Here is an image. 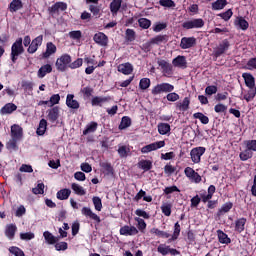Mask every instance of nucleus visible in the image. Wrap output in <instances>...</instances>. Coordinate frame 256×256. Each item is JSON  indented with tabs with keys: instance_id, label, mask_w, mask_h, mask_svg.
<instances>
[{
	"instance_id": "25",
	"label": "nucleus",
	"mask_w": 256,
	"mask_h": 256,
	"mask_svg": "<svg viewBox=\"0 0 256 256\" xmlns=\"http://www.w3.org/2000/svg\"><path fill=\"white\" fill-rule=\"evenodd\" d=\"M242 77L248 89H256L255 77H253V75H251L250 73H244Z\"/></svg>"
},
{
	"instance_id": "52",
	"label": "nucleus",
	"mask_w": 256,
	"mask_h": 256,
	"mask_svg": "<svg viewBox=\"0 0 256 256\" xmlns=\"http://www.w3.org/2000/svg\"><path fill=\"white\" fill-rule=\"evenodd\" d=\"M92 202L96 211H101L103 209V202H101V198L94 196L92 198Z\"/></svg>"
},
{
	"instance_id": "15",
	"label": "nucleus",
	"mask_w": 256,
	"mask_h": 256,
	"mask_svg": "<svg viewBox=\"0 0 256 256\" xmlns=\"http://www.w3.org/2000/svg\"><path fill=\"white\" fill-rule=\"evenodd\" d=\"M57 53V46L53 42L46 43V50L42 53V59H49L52 55Z\"/></svg>"
},
{
	"instance_id": "50",
	"label": "nucleus",
	"mask_w": 256,
	"mask_h": 256,
	"mask_svg": "<svg viewBox=\"0 0 256 256\" xmlns=\"http://www.w3.org/2000/svg\"><path fill=\"white\" fill-rule=\"evenodd\" d=\"M148 87H151V79L149 78H142L139 82V88L142 91L147 90Z\"/></svg>"
},
{
	"instance_id": "24",
	"label": "nucleus",
	"mask_w": 256,
	"mask_h": 256,
	"mask_svg": "<svg viewBox=\"0 0 256 256\" xmlns=\"http://www.w3.org/2000/svg\"><path fill=\"white\" fill-rule=\"evenodd\" d=\"M10 13H17L23 9V2L21 0H12L8 6Z\"/></svg>"
},
{
	"instance_id": "28",
	"label": "nucleus",
	"mask_w": 256,
	"mask_h": 256,
	"mask_svg": "<svg viewBox=\"0 0 256 256\" xmlns=\"http://www.w3.org/2000/svg\"><path fill=\"white\" fill-rule=\"evenodd\" d=\"M152 45H163V43H167L169 41V36L168 35H157L153 38L150 39Z\"/></svg>"
},
{
	"instance_id": "51",
	"label": "nucleus",
	"mask_w": 256,
	"mask_h": 256,
	"mask_svg": "<svg viewBox=\"0 0 256 256\" xmlns=\"http://www.w3.org/2000/svg\"><path fill=\"white\" fill-rule=\"evenodd\" d=\"M138 24L142 29H149V27H151V20L147 18H140L138 20Z\"/></svg>"
},
{
	"instance_id": "60",
	"label": "nucleus",
	"mask_w": 256,
	"mask_h": 256,
	"mask_svg": "<svg viewBox=\"0 0 256 256\" xmlns=\"http://www.w3.org/2000/svg\"><path fill=\"white\" fill-rule=\"evenodd\" d=\"M171 193H181V190L177 186H169L164 189L165 195H171Z\"/></svg>"
},
{
	"instance_id": "49",
	"label": "nucleus",
	"mask_w": 256,
	"mask_h": 256,
	"mask_svg": "<svg viewBox=\"0 0 256 256\" xmlns=\"http://www.w3.org/2000/svg\"><path fill=\"white\" fill-rule=\"evenodd\" d=\"M256 95V88H249L248 92L244 95L245 101L249 103V101H253Z\"/></svg>"
},
{
	"instance_id": "33",
	"label": "nucleus",
	"mask_w": 256,
	"mask_h": 256,
	"mask_svg": "<svg viewBox=\"0 0 256 256\" xmlns=\"http://www.w3.org/2000/svg\"><path fill=\"white\" fill-rule=\"evenodd\" d=\"M46 132H47V120L41 119L39 122L38 128L36 130V134L41 137L45 135Z\"/></svg>"
},
{
	"instance_id": "61",
	"label": "nucleus",
	"mask_w": 256,
	"mask_h": 256,
	"mask_svg": "<svg viewBox=\"0 0 256 256\" xmlns=\"http://www.w3.org/2000/svg\"><path fill=\"white\" fill-rule=\"evenodd\" d=\"M159 5H161V7L171 9L175 7V2L173 0H159Z\"/></svg>"
},
{
	"instance_id": "38",
	"label": "nucleus",
	"mask_w": 256,
	"mask_h": 256,
	"mask_svg": "<svg viewBox=\"0 0 256 256\" xmlns=\"http://www.w3.org/2000/svg\"><path fill=\"white\" fill-rule=\"evenodd\" d=\"M131 154V148H129L128 146H119L118 148V155L119 157H121L122 159H125L127 157H129V155Z\"/></svg>"
},
{
	"instance_id": "22",
	"label": "nucleus",
	"mask_w": 256,
	"mask_h": 256,
	"mask_svg": "<svg viewBox=\"0 0 256 256\" xmlns=\"http://www.w3.org/2000/svg\"><path fill=\"white\" fill-rule=\"evenodd\" d=\"M119 73H123V75H131L133 73V64L126 62L118 65Z\"/></svg>"
},
{
	"instance_id": "48",
	"label": "nucleus",
	"mask_w": 256,
	"mask_h": 256,
	"mask_svg": "<svg viewBox=\"0 0 256 256\" xmlns=\"http://www.w3.org/2000/svg\"><path fill=\"white\" fill-rule=\"evenodd\" d=\"M180 234H181V225L179 224V222H176L174 225V232L170 241H176V239H179Z\"/></svg>"
},
{
	"instance_id": "4",
	"label": "nucleus",
	"mask_w": 256,
	"mask_h": 256,
	"mask_svg": "<svg viewBox=\"0 0 256 256\" xmlns=\"http://www.w3.org/2000/svg\"><path fill=\"white\" fill-rule=\"evenodd\" d=\"M183 29H203L205 27V21L203 18H193L182 23Z\"/></svg>"
},
{
	"instance_id": "5",
	"label": "nucleus",
	"mask_w": 256,
	"mask_h": 256,
	"mask_svg": "<svg viewBox=\"0 0 256 256\" xmlns=\"http://www.w3.org/2000/svg\"><path fill=\"white\" fill-rule=\"evenodd\" d=\"M229 47H231L229 40L224 39L221 43H219L218 46L214 48L212 54L213 57H215V59H218V57H221V55H224V53H227V51H229Z\"/></svg>"
},
{
	"instance_id": "53",
	"label": "nucleus",
	"mask_w": 256,
	"mask_h": 256,
	"mask_svg": "<svg viewBox=\"0 0 256 256\" xmlns=\"http://www.w3.org/2000/svg\"><path fill=\"white\" fill-rule=\"evenodd\" d=\"M171 247L165 245V244H160L157 247V251L158 253H160L161 255L165 256V255H169V251H170Z\"/></svg>"
},
{
	"instance_id": "21",
	"label": "nucleus",
	"mask_w": 256,
	"mask_h": 256,
	"mask_svg": "<svg viewBox=\"0 0 256 256\" xmlns=\"http://www.w3.org/2000/svg\"><path fill=\"white\" fill-rule=\"evenodd\" d=\"M172 65H174V67H179L180 69H187V58L179 55L172 60Z\"/></svg>"
},
{
	"instance_id": "42",
	"label": "nucleus",
	"mask_w": 256,
	"mask_h": 256,
	"mask_svg": "<svg viewBox=\"0 0 256 256\" xmlns=\"http://www.w3.org/2000/svg\"><path fill=\"white\" fill-rule=\"evenodd\" d=\"M71 189L74 191L76 195H80V196L87 195V191H85V188H83V186L77 183H72Z\"/></svg>"
},
{
	"instance_id": "19",
	"label": "nucleus",
	"mask_w": 256,
	"mask_h": 256,
	"mask_svg": "<svg viewBox=\"0 0 256 256\" xmlns=\"http://www.w3.org/2000/svg\"><path fill=\"white\" fill-rule=\"evenodd\" d=\"M11 137L12 139H18V141H21L23 138V128L19 126L18 124H14L11 126Z\"/></svg>"
},
{
	"instance_id": "12",
	"label": "nucleus",
	"mask_w": 256,
	"mask_h": 256,
	"mask_svg": "<svg viewBox=\"0 0 256 256\" xmlns=\"http://www.w3.org/2000/svg\"><path fill=\"white\" fill-rule=\"evenodd\" d=\"M197 45L196 37H183L180 41V47L182 49H191Z\"/></svg>"
},
{
	"instance_id": "7",
	"label": "nucleus",
	"mask_w": 256,
	"mask_h": 256,
	"mask_svg": "<svg viewBox=\"0 0 256 256\" xmlns=\"http://www.w3.org/2000/svg\"><path fill=\"white\" fill-rule=\"evenodd\" d=\"M205 151H207V149L202 146L193 148L190 151V157H191L192 163H201V157L205 155Z\"/></svg>"
},
{
	"instance_id": "14",
	"label": "nucleus",
	"mask_w": 256,
	"mask_h": 256,
	"mask_svg": "<svg viewBox=\"0 0 256 256\" xmlns=\"http://www.w3.org/2000/svg\"><path fill=\"white\" fill-rule=\"evenodd\" d=\"M93 41L97 43V45H100L101 47H107L109 43V37L105 35L103 32H98L94 35Z\"/></svg>"
},
{
	"instance_id": "10",
	"label": "nucleus",
	"mask_w": 256,
	"mask_h": 256,
	"mask_svg": "<svg viewBox=\"0 0 256 256\" xmlns=\"http://www.w3.org/2000/svg\"><path fill=\"white\" fill-rule=\"evenodd\" d=\"M61 108L59 106H54L47 110V119L50 123H55L60 117Z\"/></svg>"
},
{
	"instance_id": "18",
	"label": "nucleus",
	"mask_w": 256,
	"mask_h": 256,
	"mask_svg": "<svg viewBox=\"0 0 256 256\" xmlns=\"http://www.w3.org/2000/svg\"><path fill=\"white\" fill-rule=\"evenodd\" d=\"M137 233H139V230L135 226L125 225L120 228V235H124L125 237L137 235Z\"/></svg>"
},
{
	"instance_id": "37",
	"label": "nucleus",
	"mask_w": 256,
	"mask_h": 256,
	"mask_svg": "<svg viewBox=\"0 0 256 256\" xmlns=\"http://www.w3.org/2000/svg\"><path fill=\"white\" fill-rule=\"evenodd\" d=\"M97 127H99V124H97V122H90L86 125V128L83 130V135L95 133V131H97Z\"/></svg>"
},
{
	"instance_id": "8",
	"label": "nucleus",
	"mask_w": 256,
	"mask_h": 256,
	"mask_svg": "<svg viewBox=\"0 0 256 256\" xmlns=\"http://www.w3.org/2000/svg\"><path fill=\"white\" fill-rule=\"evenodd\" d=\"M162 147H165V141H157L153 142L151 144H148L141 148V153H151V151H157V149H162Z\"/></svg>"
},
{
	"instance_id": "1",
	"label": "nucleus",
	"mask_w": 256,
	"mask_h": 256,
	"mask_svg": "<svg viewBox=\"0 0 256 256\" xmlns=\"http://www.w3.org/2000/svg\"><path fill=\"white\" fill-rule=\"evenodd\" d=\"M25 53V48H23V38H18L11 47V61L12 63H17V59L19 55H23Z\"/></svg>"
},
{
	"instance_id": "54",
	"label": "nucleus",
	"mask_w": 256,
	"mask_h": 256,
	"mask_svg": "<svg viewBox=\"0 0 256 256\" xmlns=\"http://www.w3.org/2000/svg\"><path fill=\"white\" fill-rule=\"evenodd\" d=\"M34 195H43L45 193V184L39 183L37 187L32 189Z\"/></svg>"
},
{
	"instance_id": "26",
	"label": "nucleus",
	"mask_w": 256,
	"mask_h": 256,
	"mask_svg": "<svg viewBox=\"0 0 256 256\" xmlns=\"http://www.w3.org/2000/svg\"><path fill=\"white\" fill-rule=\"evenodd\" d=\"M216 233L219 243L222 245H229L231 243V238L223 230H217Z\"/></svg>"
},
{
	"instance_id": "20",
	"label": "nucleus",
	"mask_w": 256,
	"mask_h": 256,
	"mask_svg": "<svg viewBox=\"0 0 256 256\" xmlns=\"http://www.w3.org/2000/svg\"><path fill=\"white\" fill-rule=\"evenodd\" d=\"M53 66L51 64H45L41 66L37 72L38 79H43L46 75H49V73H52Z\"/></svg>"
},
{
	"instance_id": "34",
	"label": "nucleus",
	"mask_w": 256,
	"mask_h": 256,
	"mask_svg": "<svg viewBox=\"0 0 256 256\" xmlns=\"http://www.w3.org/2000/svg\"><path fill=\"white\" fill-rule=\"evenodd\" d=\"M123 3V0H113L110 3V11L112 14L117 15L119 13V10L121 9V4Z\"/></svg>"
},
{
	"instance_id": "32",
	"label": "nucleus",
	"mask_w": 256,
	"mask_h": 256,
	"mask_svg": "<svg viewBox=\"0 0 256 256\" xmlns=\"http://www.w3.org/2000/svg\"><path fill=\"white\" fill-rule=\"evenodd\" d=\"M43 237H44L46 243H48V245H55V243H57L59 241V239L57 237H55L53 234H51V232H49V231H45L43 233Z\"/></svg>"
},
{
	"instance_id": "11",
	"label": "nucleus",
	"mask_w": 256,
	"mask_h": 256,
	"mask_svg": "<svg viewBox=\"0 0 256 256\" xmlns=\"http://www.w3.org/2000/svg\"><path fill=\"white\" fill-rule=\"evenodd\" d=\"M59 11H67V3L56 2L48 8V12L50 13V15H59Z\"/></svg>"
},
{
	"instance_id": "29",
	"label": "nucleus",
	"mask_w": 256,
	"mask_h": 256,
	"mask_svg": "<svg viewBox=\"0 0 256 256\" xmlns=\"http://www.w3.org/2000/svg\"><path fill=\"white\" fill-rule=\"evenodd\" d=\"M13 111H17V105L14 103H7L4 107L1 109L2 115H11Z\"/></svg>"
},
{
	"instance_id": "45",
	"label": "nucleus",
	"mask_w": 256,
	"mask_h": 256,
	"mask_svg": "<svg viewBox=\"0 0 256 256\" xmlns=\"http://www.w3.org/2000/svg\"><path fill=\"white\" fill-rule=\"evenodd\" d=\"M171 209H173V205L171 203H163L161 206V211L165 217H171Z\"/></svg>"
},
{
	"instance_id": "46",
	"label": "nucleus",
	"mask_w": 256,
	"mask_h": 256,
	"mask_svg": "<svg viewBox=\"0 0 256 256\" xmlns=\"http://www.w3.org/2000/svg\"><path fill=\"white\" fill-rule=\"evenodd\" d=\"M128 127H131V118H129V116H124L121 119L119 129L123 131V129H127Z\"/></svg>"
},
{
	"instance_id": "63",
	"label": "nucleus",
	"mask_w": 256,
	"mask_h": 256,
	"mask_svg": "<svg viewBox=\"0 0 256 256\" xmlns=\"http://www.w3.org/2000/svg\"><path fill=\"white\" fill-rule=\"evenodd\" d=\"M135 40V30L127 29L126 30V41L133 42Z\"/></svg>"
},
{
	"instance_id": "13",
	"label": "nucleus",
	"mask_w": 256,
	"mask_h": 256,
	"mask_svg": "<svg viewBox=\"0 0 256 256\" xmlns=\"http://www.w3.org/2000/svg\"><path fill=\"white\" fill-rule=\"evenodd\" d=\"M159 67L162 69V73L165 77H170V75H173V65H171L169 62L165 60L158 61Z\"/></svg>"
},
{
	"instance_id": "2",
	"label": "nucleus",
	"mask_w": 256,
	"mask_h": 256,
	"mask_svg": "<svg viewBox=\"0 0 256 256\" xmlns=\"http://www.w3.org/2000/svg\"><path fill=\"white\" fill-rule=\"evenodd\" d=\"M72 58L71 55L64 53L60 57L56 59L55 67L57 71L60 73H65L67 69H69V65L71 64Z\"/></svg>"
},
{
	"instance_id": "39",
	"label": "nucleus",
	"mask_w": 256,
	"mask_h": 256,
	"mask_svg": "<svg viewBox=\"0 0 256 256\" xmlns=\"http://www.w3.org/2000/svg\"><path fill=\"white\" fill-rule=\"evenodd\" d=\"M235 25L242 29V31H247V29H249V22L243 17H238L235 21Z\"/></svg>"
},
{
	"instance_id": "62",
	"label": "nucleus",
	"mask_w": 256,
	"mask_h": 256,
	"mask_svg": "<svg viewBox=\"0 0 256 256\" xmlns=\"http://www.w3.org/2000/svg\"><path fill=\"white\" fill-rule=\"evenodd\" d=\"M217 93V86L210 85L205 88V94L211 97V95H215Z\"/></svg>"
},
{
	"instance_id": "64",
	"label": "nucleus",
	"mask_w": 256,
	"mask_h": 256,
	"mask_svg": "<svg viewBox=\"0 0 256 256\" xmlns=\"http://www.w3.org/2000/svg\"><path fill=\"white\" fill-rule=\"evenodd\" d=\"M246 147L248 151H256V140H248Z\"/></svg>"
},
{
	"instance_id": "27",
	"label": "nucleus",
	"mask_w": 256,
	"mask_h": 256,
	"mask_svg": "<svg viewBox=\"0 0 256 256\" xmlns=\"http://www.w3.org/2000/svg\"><path fill=\"white\" fill-rule=\"evenodd\" d=\"M189 105H191V99H189V97H185L182 102L176 103V108L179 111L185 112L189 110Z\"/></svg>"
},
{
	"instance_id": "58",
	"label": "nucleus",
	"mask_w": 256,
	"mask_h": 256,
	"mask_svg": "<svg viewBox=\"0 0 256 256\" xmlns=\"http://www.w3.org/2000/svg\"><path fill=\"white\" fill-rule=\"evenodd\" d=\"M9 252L15 256H25V252H23V250H21L19 247H16V246L10 247Z\"/></svg>"
},
{
	"instance_id": "9",
	"label": "nucleus",
	"mask_w": 256,
	"mask_h": 256,
	"mask_svg": "<svg viewBox=\"0 0 256 256\" xmlns=\"http://www.w3.org/2000/svg\"><path fill=\"white\" fill-rule=\"evenodd\" d=\"M43 45V35H39L38 37L34 38L27 49V52L33 55V53H37V49Z\"/></svg>"
},
{
	"instance_id": "43",
	"label": "nucleus",
	"mask_w": 256,
	"mask_h": 256,
	"mask_svg": "<svg viewBox=\"0 0 256 256\" xmlns=\"http://www.w3.org/2000/svg\"><path fill=\"white\" fill-rule=\"evenodd\" d=\"M17 231V226L14 224H10L6 227L5 235L8 239H13L15 237V233Z\"/></svg>"
},
{
	"instance_id": "17",
	"label": "nucleus",
	"mask_w": 256,
	"mask_h": 256,
	"mask_svg": "<svg viewBox=\"0 0 256 256\" xmlns=\"http://www.w3.org/2000/svg\"><path fill=\"white\" fill-rule=\"evenodd\" d=\"M82 215L87 217L88 219H92V221H96V223H101V218L91 210L89 207H83L81 210Z\"/></svg>"
},
{
	"instance_id": "35",
	"label": "nucleus",
	"mask_w": 256,
	"mask_h": 256,
	"mask_svg": "<svg viewBox=\"0 0 256 256\" xmlns=\"http://www.w3.org/2000/svg\"><path fill=\"white\" fill-rule=\"evenodd\" d=\"M150 233L152 235H156V237H161L162 239H169L171 237V234H169L168 232L159 230V228H152L150 230Z\"/></svg>"
},
{
	"instance_id": "16",
	"label": "nucleus",
	"mask_w": 256,
	"mask_h": 256,
	"mask_svg": "<svg viewBox=\"0 0 256 256\" xmlns=\"http://www.w3.org/2000/svg\"><path fill=\"white\" fill-rule=\"evenodd\" d=\"M111 101V97L106 96H94L91 100L92 107H103L105 103H109Z\"/></svg>"
},
{
	"instance_id": "23",
	"label": "nucleus",
	"mask_w": 256,
	"mask_h": 256,
	"mask_svg": "<svg viewBox=\"0 0 256 256\" xmlns=\"http://www.w3.org/2000/svg\"><path fill=\"white\" fill-rule=\"evenodd\" d=\"M66 105L69 109H79V101L75 100V95L68 94L66 97Z\"/></svg>"
},
{
	"instance_id": "30",
	"label": "nucleus",
	"mask_w": 256,
	"mask_h": 256,
	"mask_svg": "<svg viewBox=\"0 0 256 256\" xmlns=\"http://www.w3.org/2000/svg\"><path fill=\"white\" fill-rule=\"evenodd\" d=\"M71 196V190L64 188L57 192L56 197L59 201H66Z\"/></svg>"
},
{
	"instance_id": "56",
	"label": "nucleus",
	"mask_w": 256,
	"mask_h": 256,
	"mask_svg": "<svg viewBox=\"0 0 256 256\" xmlns=\"http://www.w3.org/2000/svg\"><path fill=\"white\" fill-rule=\"evenodd\" d=\"M83 66V58H78L74 62H70L69 69H79Z\"/></svg>"
},
{
	"instance_id": "47",
	"label": "nucleus",
	"mask_w": 256,
	"mask_h": 256,
	"mask_svg": "<svg viewBox=\"0 0 256 256\" xmlns=\"http://www.w3.org/2000/svg\"><path fill=\"white\" fill-rule=\"evenodd\" d=\"M194 119H199V121L203 124V125H207L209 123V117L205 116L203 113L201 112H197L193 114Z\"/></svg>"
},
{
	"instance_id": "55",
	"label": "nucleus",
	"mask_w": 256,
	"mask_h": 256,
	"mask_svg": "<svg viewBox=\"0 0 256 256\" xmlns=\"http://www.w3.org/2000/svg\"><path fill=\"white\" fill-rule=\"evenodd\" d=\"M59 101H61V96L59 94H53L49 100L50 107H55V105H59Z\"/></svg>"
},
{
	"instance_id": "3",
	"label": "nucleus",
	"mask_w": 256,
	"mask_h": 256,
	"mask_svg": "<svg viewBox=\"0 0 256 256\" xmlns=\"http://www.w3.org/2000/svg\"><path fill=\"white\" fill-rule=\"evenodd\" d=\"M172 91H175V86L172 84H169L167 82H162L157 85H155L151 93L153 95H162V93H172Z\"/></svg>"
},
{
	"instance_id": "40",
	"label": "nucleus",
	"mask_w": 256,
	"mask_h": 256,
	"mask_svg": "<svg viewBox=\"0 0 256 256\" xmlns=\"http://www.w3.org/2000/svg\"><path fill=\"white\" fill-rule=\"evenodd\" d=\"M227 7V0H217L212 3L213 11H221V9H225Z\"/></svg>"
},
{
	"instance_id": "6",
	"label": "nucleus",
	"mask_w": 256,
	"mask_h": 256,
	"mask_svg": "<svg viewBox=\"0 0 256 256\" xmlns=\"http://www.w3.org/2000/svg\"><path fill=\"white\" fill-rule=\"evenodd\" d=\"M184 175L187 177V179H189L191 183L199 184L201 183V181H203V178L201 177V175H199V173H197L191 167H186L184 169Z\"/></svg>"
},
{
	"instance_id": "57",
	"label": "nucleus",
	"mask_w": 256,
	"mask_h": 256,
	"mask_svg": "<svg viewBox=\"0 0 256 256\" xmlns=\"http://www.w3.org/2000/svg\"><path fill=\"white\" fill-rule=\"evenodd\" d=\"M166 99L167 101L175 103V101H179L180 96L176 92H168V94L166 95Z\"/></svg>"
},
{
	"instance_id": "36",
	"label": "nucleus",
	"mask_w": 256,
	"mask_h": 256,
	"mask_svg": "<svg viewBox=\"0 0 256 256\" xmlns=\"http://www.w3.org/2000/svg\"><path fill=\"white\" fill-rule=\"evenodd\" d=\"M157 128L160 135H167L168 133H171V125L168 123H159Z\"/></svg>"
},
{
	"instance_id": "59",
	"label": "nucleus",
	"mask_w": 256,
	"mask_h": 256,
	"mask_svg": "<svg viewBox=\"0 0 256 256\" xmlns=\"http://www.w3.org/2000/svg\"><path fill=\"white\" fill-rule=\"evenodd\" d=\"M253 157V153H251V150H244L243 152L240 153V159L241 161H247Z\"/></svg>"
},
{
	"instance_id": "44",
	"label": "nucleus",
	"mask_w": 256,
	"mask_h": 256,
	"mask_svg": "<svg viewBox=\"0 0 256 256\" xmlns=\"http://www.w3.org/2000/svg\"><path fill=\"white\" fill-rule=\"evenodd\" d=\"M233 209V203L226 202L218 211V216L225 215V213H229Z\"/></svg>"
},
{
	"instance_id": "31",
	"label": "nucleus",
	"mask_w": 256,
	"mask_h": 256,
	"mask_svg": "<svg viewBox=\"0 0 256 256\" xmlns=\"http://www.w3.org/2000/svg\"><path fill=\"white\" fill-rule=\"evenodd\" d=\"M138 167L142 169V171H151V169H153V162L151 160H140Z\"/></svg>"
},
{
	"instance_id": "41",
	"label": "nucleus",
	"mask_w": 256,
	"mask_h": 256,
	"mask_svg": "<svg viewBox=\"0 0 256 256\" xmlns=\"http://www.w3.org/2000/svg\"><path fill=\"white\" fill-rule=\"evenodd\" d=\"M247 223V218H240L235 222V229L238 233H243L245 231V224Z\"/></svg>"
}]
</instances>
